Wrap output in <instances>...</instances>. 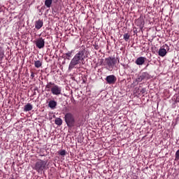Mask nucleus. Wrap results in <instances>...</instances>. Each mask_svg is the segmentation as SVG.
Returning a JSON list of instances; mask_svg holds the SVG:
<instances>
[{
    "label": "nucleus",
    "instance_id": "obj_5",
    "mask_svg": "<svg viewBox=\"0 0 179 179\" xmlns=\"http://www.w3.org/2000/svg\"><path fill=\"white\" fill-rule=\"evenodd\" d=\"M64 120L67 125L70 128H72L75 125V117H73V114L71 113H67L64 115Z\"/></svg>",
    "mask_w": 179,
    "mask_h": 179
},
{
    "label": "nucleus",
    "instance_id": "obj_21",
    "mask_svg": "<svg viewBox=\"0 0 179 179\" xmlns=\"http://www.w3.org/2000/svg\"><path fill=\"white\" fill-rule=\"evenodd\" d=\"M34 72H31V79H33L34 78Z\"/></svg>",
    "mask_w": 179,
    "mask_h": 179
},
{
    "label": "nucleus",
    "instance_id": "obj_10",
    "mask_svg": "<svg viewBox=\"0 0 179 179\" xmlns=\"http://www.w3.org/2000/svg\"><path fill=\"white\" fill-rule=\"evenodd\" d=\"M57 104V101L54 100H50L48 102V107H50V108H51L52 110H54L55 108H56Z\"/></svg>",
    "mask_w": 179,
    "mask_h": 179
},
{
    "label": "nucleus",
    "instance_id": "obj_2",
    "mask_svg": "<svg viewBox=\"0 0 179 179\" xmlns=\"http://www.w3.org/2000/svg\"><path fill=\"white\" fill-rule=\"evenodd\" d=\"M45 90L46 92H51L55 96H59L62 92L61 87L52 82L48 83L45 85Z\"/></svg>",
    "mask_w": 179,
    "mask_h": 179
},
{
    "label": "nucleus",
    "instance_id": "obj_13",
    "mask_svg": "<svg viewBox=\"0 0 179 179\" xmlns=\"http://www.w3.org/2000/svg\"><path fill=\"white\" fill-rule=\"evenodd\" d=\"M33 110V105L31 103H27L24 107V111L27 113V111H31Z\"/></svg>",
    "mask_w": 179,
    "mask_h": 179
},
{
    "label": "nucleus",
    "instance_id": "obj_6",
    "mask_svg": "<svg viewBox=\"0 0 179 179\" xmlns=\"http://www.w3.org/2000/svg\"><path fill=\"white\" fill-rule=\"evenodd\" d=\"M45 44V41L43 38H39L36 41V45L39 49L44 48Z\"/></svg>",
    "mask_w": 179,
    "mask_h": 179
},
{
    "label": "nucleus",
    "instance_id": "obj_17",
    "mask_svg": "<svg viewBox=\"0 0 179 179\" xmlns=\"http://www.w3.org/2000/svg\"><path fill=\"white\" fill-rule=\"evenodd\" d=\"M73 51H69L67 53L65 54V55L67 57L66 59H71V57H72V53Z\"/></svg>",
    "mask_w": 179,
    "mask_h": 179
},
{
    "label": "nucleus",
    "instance_id": "obj_3",
    "mask_svg": "<svg viewBox=\"0 0 179 179\" xmlns=\"http://www.w3.org/2000/svg\"><path fill=\"white\" fill-rule=\"evenodd\" d=\"M117 64V59L115 57H109L105 59V62H103L104 66H107L106 69L108 71H113L114 69V65Z\"/></svg>",
    "mask_w": 179,
    "mask_h": 179
},
{
    "label": "nucleus",
    "instance_id": "obj_14",
    "mask_svg": "<svg viewBox=\"0 0 179 179\" xmlns=\"http://www.w3.org/2000/svg\"><path fill=\"white\" fill-rule=\"evenodd\" d=\"M51 5H52V0L45 1V6H46L47 8H51Z\"/></svg>",
    "mask_w": 179,
    "mask_h": 179
},
{
    "label": "nucleus",
    "instance_id": "obj_8",
    "mask_svg": "<svg viewBox=\"0 0 179 179\" xmlns=\"http://www.w3.org/2000/svg\"><path fill=\"white\" fill-rule=\"evenodd\" d=\"M145 61H146V57H140L136 59L135 64H136V65H143Z\"/></svg>",
    "mask_w": 179,
    "mask_h": 179
},
{
    "label": "nucleus",
    "instance_id": "obj_19",
    "mask_svg": "<svg viewBox=\"0 0 179 179\" xmlns=\"http://www.w3.org/2000/svg\"><path fill=\"white\" fill-rule=\"evenodd\" d=\"M59 155H60V156H65L66 151H65V150H60L59 151Z\"/></svg>",
    "mask_w": 179,
    "mask_h": 179
},
{
    "label": "nucleus",
    "instance_id": "obj_9",
    "mask_svg": "<svg viewBox=\"0 0 179 179\" xmlns=\"http://www.w3.org/2000/svg\"><path fill=\"white\" fill-rule=\"evenodd\" d=\"M44 24V22L41 20H38L35 22V28H36L37 30H40L43 27V25Z\"/></svg>",
    "mask_w": 179,
    "mask_h": 179
},
{
    "label": "nucleus",
    "instance_id": "obj_20",
    "mask_svg": "<svg viewBox=\"0 0 179 179\" xmlns=\"http://www.w3.org/2000/svg\"><path fill=\"white\" fill-rule=\"evenodd\" d=\"M176 160H179V150L176 152Z\"/></svg>",
    "mask_w": 179,
    "mask_h": 179
},
{
    "label": "nucleus",
    "instance_id": "obj_16",
    "mask_svg": "<svg viewBox=\"0 0 179 179\" xmlns=\"http://www.w3.org/2000/svg\"><path fill=\"white\" fill-rule=\"evenodd\" d=\"M34 65L36 68H40L41 65H43V63L41 62V61L37 60L35 61Z\"/></svg>",
    "mask_w": 179,
    "mask_h": 179
},
{
    "label": "nucleus",
    "instance_id": "obj_1",
    "mask_svg": "<svg viewBox=\"0 0 179 179\" xmlns=\"http://www.w3.org/2000/svg\"><path fill=\"white\" fill-rule=\"evenodd\" d=\"M85 52H86V50H80L77 54L75 55L69 64V71H72V69H73L76 65H79V64H80L83 61H85Z\"/></svg>",
    "mask_w": 179,
    "mask_h": 179
},
{
    "label": "nucleus",
    "instance_id": "obj_7",
    "mask_svg": "<svg viewBox=\"0 0 179 179\" xmlns=\"http://www.w3.org/2000/svg\"><path fill=\"white\" fill-rule=\"evenodd\" d=\"M106 80L109 85H113V83H115L117 78H115L114 75L108 76L106 78Z\"/></svg>",
    "mask_w": 179,
    "mask_h": 179
},
{
    "label": "nucleus",
    "instance_id": "obj_18",
    "mask_svg": "<svg viewBox=\"0 0 179 179\" xmlns=\"http://www.w3.org/2000/svg\"><path fill=\"white\" fill-rule=\"evenodd\" d=\"M129 37L130 36L128 34H124L123 36V38L125 40V41H128L129 40Z\"/></svg>",
    "mask_w": 179,
    "mask_h": 179
},
{
    "label": "nucleus",
    "instance_id": "obj_15",
    "mask_svg": "<svg viewBox=\"0 0 179 179\" xmlns=\"http://www.w3.org/2000/svg\"><path fill=\"white\" fill-rule=\"evenodd\" d=\"M55 124H56V125L61 126V124H62V119H61L60 117H57L55 120Z\"/></svg>",
    "mask_w": 179,
    "mask_h": 179
},
{
    "label": "nucleus",
    "instance_id": "obj_12",
    "mask_svg": "<svg viewBox=\"0 0 179 179\" xmlns=\"http://www.w3.org/2000/svg\"><path fill=\"white\" fill-rule=\"evenodd\" d=\"M166 54H167V50L166 49L161 48L159 50L158 55H159V57H166Z\"/></svg>",
    "mask_w": 179,
    "mask_h": 179
},
{
    "label": "nucleus",
    "instance_id": "obj_22",
    "mask_svg": "<svg viewBox=\"0 0 179 179\" xmlns=\"http://www.w3.org/2000/svg\"><path fill=\"white\" fill-rule=\"evenodd\" d=\"M148 66H149V64H148L146 65L145 68H147Z\"/></svg>",
    "mask_w": 179,
    "mask_h": 179
},
{
    "label": "nucleus",
    "instance_id": "obj_4",
    "mask_svg": "<svg viewBox=\"0 0 179 179\" xmlns=\"http://www.w3.org/2000/svg\"><path fill=\"white\" fill-rule=\"evenodd\" d=\"M46 166H47L46 161H43L41 159H39L36 162L33 169L34 170H36L38 173H43V170L45 169Z\"/></svg>",
    "mask_w": 179,
    "mask_h": 179
},
{
    "label": "nucleus",
    "instance_id": "obj_11",
    "mask_svg": "<svg viewBox=\"0 0 179 179\" xmlns=\"http://www.w3.org/2000/svg\"><path fill=\"white\" fill-rule=\"evenodd\" d=\"M143 79H149V73H148V72L143 73L138 78L139 82H141Z\"/></svg>",
    "mask_w": 179,
    "mask_h": 179
},
{
    "label": "nucleus",
    "instance_id": "obj_23",
    "mask_svg": "<svg viewBox=\"0 0 179 179\" xmlns=\"http://www.w3.org/2000/svg\"><path fill=\"white\" fill-rule=\"evenodd\" d=\"M124 1H131V0H124Z\"/></svg>",
    "mask_w": 179,
    "mask_h": 179
}]
</instances>
